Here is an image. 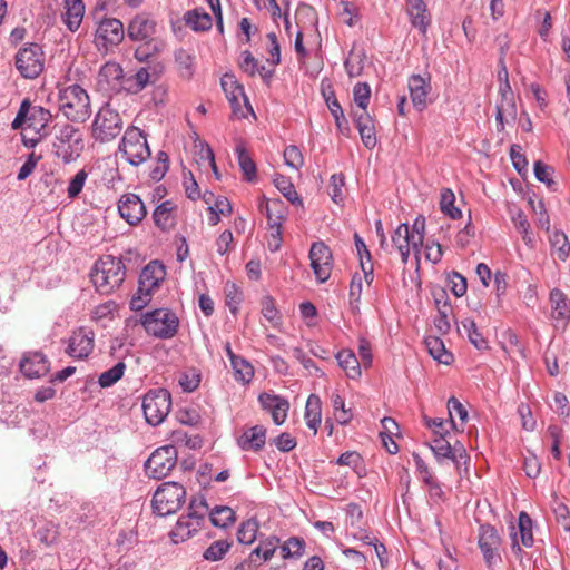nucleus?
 Masks as SVG:
<instances>
[{"mask_svg":"<svg viewBox=\"0 0 570 570\" xmlns=\"http://www.w3.org/2000/svg\"><path fill=\"white\" fill-rule=\"evenodd\" d=\"M85 149L83 134L80 128L62 124L56 125L51 141L52 155L65 165L76 161Z\"/></svg>","mask_w":570,"mask_h":570,"instance_id":"f257e3e1","label":"nucleus"},{"mask_svg":"<svg viewBox=\"0 0 570 570\" xmlns=\"http://www.w3.org/2000/svg\"><path fill=\"white\" fill-rule=\"evenodd\" d=\"M208 512L206 499L200 495L193 498L188 504L187 513L181 514L169 532L173 543H183L193 538L203 527Z\"/></svg>","mask_w":570,"mask_h":570,"instance_id":"f03ea898","label":"nucleus"},{"mask_svg":"<svg viewBox=\"0 0 570 570\" xmlns=\"http://www.w3.org/2000/svg\"><path fill=\"white\" fill-rule=\"evenodd\" d=\"M90 278L97 292L111 294L125 279V265L121 258L106 255L94 265Z\"/></svg>","mask_w":570,"mask_h":570,"instance_id":"7ed1b4c3","label":"nucleus"},{"mask_svg":"<svg viewBox=\"0 0 570 570\" xmlns=\"http://www.w3.org/2000/svg\"><path fill=\"white\" fill-rule=\"evenodd\" d=\"M165 266L158 261H151L141 271L136 294L129 302L131 311H141L151 301L153 293L165 279Z\"/></svg>","mask_w":570,"mask_h":570,"instance_id":"20e7f679","label":"nucleus"},{"mask_svg":"<svg viewBox=\"0 0 570 570\" xmlns=\"http://www.w3.org/2000/svg\"><path fill=\"white\" fill-rule=\"evenodd\" d=\"M59 106L65 117L72 122H85L90 114V99L79 85H70L59 92Z\"/></svg>","mask_w":570,"mask_h":570,"instance_id":"39448f33","label":"nucleus"},{"mask_svg":"<svg viewBox=\"0 0 570 570\" xmlns=\"http://www.w3.org/2000/svg\"><path fill=\"white\" fill-rule=\"evenodd\" d=\"M140 323L147 334L160 338H173L179 327V318L169 308H156L141 315Z\"/></svg>","mask_w":570,"mask_h":570,"instance_id":"423d86ee","label":"nucleus"},{"mask_svg":"<svg viewBox=\"0 0 570 570\" xmlns=\"http://www.w3.org/2000/svg\"><path fill=\"white\" fill-rule=\"evenodd\" d=\"M124 124L120 114L105 104L95 115L91 124V137L101 144L114 140L122 130Z\"/></svg>","mask_w":570,"mask_h":570,"instance_id":"0eeeda50","label":"nucleus"},{"mask_svg":"<svg viewBox=\"0 0 570 570\" xmlns=\"http://www.w3.org/2000/svg\"><path fill=\"white\" fill-rule=\"evenodd\" d=\"M118 150L128 164L136 167L145 163L151 154L146 135L135 126L125 130Z\"/></svg>","mask_w":570,"mask_h":570,"instance_id":"6e6552de","label":"nucleus"},{"mask_svg":"<svg viewBox=\"0 0 570 570\" xmlns=\"http://www.w3.org/2000/svg\"><path fill=\"white\" fill-rule=\"evenodd\" d=\"M186 499L185 488L177 482H164L154 493L151 505L156 514L166 517L176 513Z\"/></svg>","mask_w":570,"mask_h":570,"instance_id":"1a4fd4ad","label":"nucleus"},{"mask_svg":"<svg viewBox=\"0 0 570 570\" xmlns=\"http://www.w3.org/2000/svg\"><path fill=\"white\" fill-rule=\"evenodd\" d=\"M14 66L22 78H38L45 69L42 47L36 42L24 43L14 56Z\"/></svg>","mask_w":570,"mask_h":570,"instance_id":"9d476101","label":"nucleus"},{"mask_svg":"<svg viewBox=\"0 0 570 570\" xmlns=\"http://www.w3.org/2000/svg\"><path fill=\"white\" fill-rule=\"evenodd\" d=\"M142 412L146 422L158 426L171 409V395L166 389L149 390L142 397Z\"/></svg>","mask_w":570,"mask_h":570,"instance_id":"9b49d317","label":"nucleus"},{"mask_svg":"<svg viewBox=\"0 0 570 570\" xmlns=\"http://www.w3.org/2000/svg\"><path fill=\"white\" fill-rule=\"evenodd\" d=\"M125 37L122 22L117 18H104L98 22L94 43L99 52L107 53L117 47Z\"/></svg>","mask_w":570,"mask_h":570,"instance_id":"f8f14e48","label":"nucleus"},{"mask_svg":"<svg viewBox=\"0 0 570 570\" xmlns=\"http://www.w3.org/2000/svg\"><path fill=\"white\" fill-rule=\"evenodd\" d=\"M177 456V449L171 444L156 449L145 462L146 474L157 480L166 478L175 468Z\"/></svg>","mask_w":570,"mask_h":570,"instance_id":"ddd939ff","label":"nucleus"},{"mask_svg":"<svg viewBox=\"0 0 570 570\" xmlns=\"http://www.w3.org/2000/svg\"><path fill=\"white\" fill-rule=\"evenodd\" d=\"M95 346V332L86 326L72 331L68 338L66 353L75 360H85L92 352Z\"/></svg>","mask_w":570,"mask_h":570,"instance_id":"4468645a","label":"nucleus"},{"mask_svg":"<svg viewBox=\"0 0 570 570\" xmlns=\"http://www.w3.org/2000/svg\"><path fill=\"white\" fill-rule=\"evenodd\" d=\"M311 267L318 283H325L332 272L333 256L330 247L323 242H315L309 249Z\"/></svg>","mask_w":570,"mask_h":570,"instance_id":"2eb2a0df","label":"nucleus"},{"mask_svg":"<svg viewBox=\"0 0 570 570\" xmlns=\"http://www.w3.org/2000/svg\"><path fill=\"white\" fill-rule=\"evenodd\" d=\"M117 208L120 217L130 226H137L147 215L144 202L134 193L121 195Z\"/></svg>","mask_w":570,"mask_h":570,"instance_id":"dca6fc26","label":"nucleus"},{"mask_svg":"<svg viewBox=\"0 0 570 570\" xmlns=\"http://www.w3.org/2000/svg\"><path fill=\"white\" fill-rule=\"evenodd\" d=\"M279 539L268 537L261 540L258 546L252 550L248 558L244 560L236 570H257L263 563L269 561L278 548Z\"/></svg>","mask_w":570,"mask_h":570,"instance_id":"f3484780","label":"nucleus"},{"mask_svg":"<svg viewBox=\"0 0 570 570\" xmlns=\"http://www.w3.org/2000/svg\"><path fill=\"white\" fill-rule=\"evenodd\" d=\"M501 539L498 530L491 524H482L479 529V548L488 567H491L498 558V549Z\"/></svg>","mask_w":570,"mask_h":570,"instance_id":"a211bd4d","label":"nucleus"},{"mask_svg":"<svg viewBox=\"0 0 570 570\" xmlns=\"http://www.w3.org/2000/svg\"><path fill=\"white\" fill-rule=\"evenodd\" d=\"M156 21L146 12L136 14L128 23L127 35L132 41H148L156 33Z\"/></svg>","mask_w":570,"mask_h":570,"instance_id":"6ab92c4d","label":"nucleus"},{"mask_svg":"<svg viewBox=\"0 0 570 570\" xmlns=\"http://www.w3.org/2000/svg\"><path fill=\"white\" fill-rule=\"evenodd\" d=\"M533 521L530 515L522 511L518 517V528L517 530L512 528V550L514 553H521L522 549L520 543L525 548H531L533 546Z\"/></svg>","mask_w":570,"mask_h":570,"instance_id":"aec40b11","label":"nucleus"},{"mask_svg":"<svg viewBox=\"0 0 570 570\" xmlns=\"http://www.w3.org/2000/svg\"><path fill=\"white\" fill-rule=\"evenodd\" d=\"M258 402L264 411L271 413L276 425H282L285 422L289 410V403L286 399L264 392L258 396Z\"/></svg>","mask_w":570,"mask_h":570,"instance_id":"412c9836","label":"nucleus"},{"mask_svg":"<svg viewBox=\"0 0 570 570\" xmlns=\"http://www.w3.org/2000/svg\"><path fill=\"white\" fill-rule=\"evenodd\" d=\"M220 86L234 112L240 110L242 101L248 104L243 86L237 81L235 75L224 73Z\"/></svg>","mask_w":570,"mask_h":570,"instance_id":"4be33fe9","label":"nucleus"},{"mask_svg":"<svg viewBox=\"0 0 570 570\" xmlns=\"http://www.w3.org/2000/svg\"><path fill=\"white\" fill-rule=\"evenodd\" d=\"M49 361L40 352L26 354L20 361V371L28 379H39L49 372Z\"/></svg>","mask_w":570,"mask_h":570,"instance_id":"5701e85b","label":"nucleus"},{"mask_svg":"<svg viewBox=\"0 0 570 570\" xmlns=\"http://www.w3.org/2000/svg\"><path fill=\"white\" fill-rule=\"evenodd\" d=\"M266 429L263 425H254L246 429L236 440L242 451L259 452L266 444Z\"/></svg>","mask_w":570,"mask_h":570,"instance_id":"b1692460","label":"nucleus"},{"mask_svg":"<svg viewBox=\"0 0 570 570\" xmlns=\"http://www.w3.org/2000/svg\"><path fill=\"white\" fill-rule=\"evenodd\" d=\"M409 90L413 106L417 110H423L428 106V95L431 90L430 77L424 78L421 75H412L409 78Z\"/></svg>","mask_w":570,"mask_h":570,"instance_id":"393cba45","label":"nucleus"},{"mask_svg":"<svg viewBox=\"0 0 570 570\" xmlns=\"http://www.w3.org/2000/svg\"><path fill=\"white\" fill-rule=\"evenodd\" d=\"M28 127L37 135L48 137L50 134L49 124L52 120L51 112L42 106H32L29 102Z\"/></svg>","mask_w":570,"mask_h":570,"instance_id":"a878e982","label":"nucleus"},{"mask_svg":"<svg viewBox=\"0 0 570 570\" xmlns=\"http://www.w3.org/2000/svg\"><path fill=\"white\" fill-rule=\"evenodd\" d=\"M353 117L363 145L373 149L377 142L373 118L367 111H354Z\"/></svg>","mask_w":570,"mask_h":570,"instance_id":"bb28decb","label":"nucleus"},{"mask_svg":"<svg viewBox=\"0 0 570 570\" xmlns=\"http://www.w3.org/2000/svg\"><path fill=\"white\" fill-rule=\"evenodd\" d=\"M176 204L167 199L160 203L153 212V220L155 225L163 232H169L176 225Z\"/></svg>","mask_w":570,"mask_h":570,"instance_id":"cd10ccee","label":"nucleus"},{"mask_svg":"<svg viewBox=\"0 0 570 570\" xmlns=\"http://www.w3.org/2000/svg\"><path fill=\"white\" fill-rule=\"evenodd\" d=\"M63 4L65 11L61 14L62 21L69 31L75 32L82 22L85 3L82 0H63Z\"/></svg>","mask_w":570,"mask_h":570,"instance_id":"c85d7f7f","label":"nucleus"},{"mask_svg":"<svg viewBox=\"0 0 570 570\" xmlns=\"http://www.w3.org/2000/svg\"><path fill=\"white\" fill-rule=\"evenodd\" d=\"M392 243L400 253L403 264H406L410 258L411 248L413 249V240L410 235V226L406 223H401L392 235Z\"/></svg>","mask_w":570,"mask_h":570,"instance_id":"c756f323","label":"nucleus"},{"mask_svg":"<svg viewBox=\"0 0 570 570\" xmlns=\"http://www.w3.org/2000/svg\"><path fill=\"white\" fill-rule=\"evenodd\" d=\"M407 13L412 26L417 28L422 33H425L431 19L428 14L426 4L423 0H407Z\"/></svg>","mask_w":570,"mask_h":570,"instance_id":"7c9ffc66","label":"nucleus"},{"mask_svg":"<svg viewBox=\"0 0 570 570\" xmlns=\"http://www.w3.org/2000/svg\"><path fill=\"white\" fill-rule=\"evenodd\" d=\"M323 96L325 99V102L327 105V108L330 109L332 116L335 119V124L337 127V130L344 135H350V125L348 120L346 119L344 111L338 102V100L335 97V94L333 90H330L328 92L323 91Z\"/></svg>","mask_w":570,"mask_h":570,"instance_id":"2f4dec72","label":"nucleus"},{"mask_svg":"<svg viewBox=\"0 0 570 570\" xmlns=\"http://www.w3.org/2000/svg\"><path fill=\"white\" fill-rule=\"evenodd\" d=\"M335 358L348 379L356 380L361 376V362L352 350L338 351Z\"/></svg>","mask_w":570,"mask_h":570,"instance_id":"473e14b6","label":"nucleus"},{"mask_svg":"<svg viewBox=\"0 0 570 570\" xmlns=\"http://www.w3.org/2000/svg\"><path fill=\"white\" fill-rule=\"evenodd\" d=\"M550 302L552 305L553 320L561 321L566 324L570 318V303L563 292L559 288H553L550 292Z\"/></svg>","mask_w":570,"mask_h":570,"instance_id":"72a5a7b5","label":"nucleus"},{"mask_svg":"<svg viewBox=\"0 0 570 570\" xmlns=\"http://www.w3.org/2000/svg\"><path fill=\"white\" fill-rule=\"evenodd\" d=\"M242 56V70L250 77L258 73L263 78L264 82L268 83L269 79L273 77L274 70H266L265 66L259 65L258 60L248 50L244 51Z\"/></svg>","mask_w":570,"mask_h":570,"instance_id":"f704fd0d","label":"nucleus"},{"mask_svg":"<svg viewBox=\"0 0 570 570\" xmlns=\"http://www.w3.org/2000/svg\"><path fill=\"white\" fill-rule=\"evenodd\" d=\"M174 58L179 76L184 79H191L196 69V57L180 48L175 51Z\"/></svg>","mask_w":570,"mask_h":570,"instance_id":"c9c22d12","label":"nucleus"},{"mask_svg":"<svg viewBox=\"0 0 570 570\" xmlns=\"http://www.w3.org/2000/svg\"><path fill=\"white\" fill-rule=\"evenodd\" d=\"M424 343L429 354L439 363L450 365L453 362V354L445 348L444 342L440 337L429 336Z\"/></svg>","mask_w":570,"mask_h":570,"instance_id":"e433bc0d","label":"nucleus"},{"mask_svg":"<svg viewBox=\"0 0 570 570\" xmlns=\"http://www.w3.org/2000/svg\"><path fill=\"white\" fill-rule=\"evenodd\" d=\"M210 523L216 528L226 529L236 521L235 511L227 505H216L212 510L208 509Z\"/></svg>","mask_w":570,"mask_h":570,"instance_id":"4c0bfd02","label":"nucleus"},{"mask_svg":"<svg viewBox=\"0 0 570 570\" xmlns=\"http://www.w3.org/2000/svg\"><path fill=\"white\" fill-rule=\"evenodd\" d=\"M237 155L238 165L243 173L244 180L253 183L257 178V167L244 145L239 144L235 148Z\"/></svg>","mask_w":570,"mask_h":570,"instance_id":"58836bf2","label":"nucleus"},{"mask_svg":"<svg viewBox=\"0 0 570 570\" xmlns=\"http://www.w3.org/2000/svg\"><path fill=\"white\" fill-rule=\"evenodd\" d=\"M265 213L269 229H282L286 219V209L281 200L266 202Z\"/></svg>","mask_w":570,"mask_h":570,"instance_id":"ea45409f","label":"nucleus"},{"mask_svg":"<svg viewBox=\"0 0 570 570\" xmlns=\"http://www.w3.org/2000/svg\"><path fill=\"white\" fill-rule=\"evenodd\" d=\"M305 421L306 425L316 433L322 421V410L321 400L315 394H311L306 401Z\"/></svg>","mask_w":570,"mask_h":570,"instance_id":"a19ab883","label":"nucleus"},{"mask_svg":"<svg viewBox=\"0 0 570 570\" xmlns=\"http://www.w3.org/2000/svg\"><path fill=\"white\" fill-rule=\"evenodd\" d=\"M185 22L194 31H206L212 28V17L200 9H194L185 14Z\"/></svg>","mask_w":570,"mask_h":570,"instance_id":"79ce46f5","label":"nucleus"},{"mask_svg":"<svg viewBox=\"0 0 570 570\" xmlns=\"http://www.w3.org/2000/svg\"><path fill=\"white\" fill-rule=\"evenodd\" d=\"M549 243L558 259L566 262L570 254L568 236L562 230L556 229L549 236Z\"/></svg>","mask_w":570,"mask_h":570,"instance_id":"37998d69","label":"nucleus"},{"mask_svg":"<svg viewBox=\"0 0 570 570\" xmlns=\"http://www.w3.org/2000/svg\"><path fill=\"white\" fill-rule=\"evenodd\" d=\"M366 55L363 50H351L344 60V68L348 77L355 78L362 75Z\"/></svg>","mask_w":570,"mask_h":570,"instance_id":"c03bdc74","label":"nucleus"},{"mask_svg":"<svg viewBox=\"0 0 570 570\" xmlns=\"http://www.w3.org/2000/svg\"><path fill=\"white\" fill-rule=\"evenodd\" d=\"M233 542L230 540H216L209 544L203 552V560L208 562H217L224 559L230 550Z\"/></svg>","mask_w":570,"mask_h":570,"instance_id":"a18cd8bd","label":"nucleus"},{"mask_svg":"<svg viewBox=\"0 0 570 570\" xmlns=\"http://www.w3.org/2000/svg\"><path fill=\"white\" fill-rule=\"evenodd\" d=\"M259 524L254 518L247 519L240 523L237 530V540L239 543L248 546L257 539Z\"/></svg>","mask_w":570,"mask_h":570,"instance_id":"49530a36","label":"nucleus"},{"mask_svg":"<svg viewBox=\"0 0 570 570\" xmlns=\"http://www.w3.org/2000/svg\"><path fill=\"white\" fill-rule=\"evenodd\" d=\"M274 185L289 203L303 206V202L298 196L294 184L287 177L277 175L274 178Z\"/></svg>","mask_w":570,"mask_h":570,"instance_id":"de8ad7c7","label":"nucleus"},{"mask_svg":"<svg viewBox=\"0 0 570 570\" xmlns=\"http://www.w3.org/2000/svg\"><path fill=\"white\" fill-rule=\"evenodd\" d=\"M455 195L450 188H443L440 194V209L441 212L452 219H458L462 216V212L455 205Z\"/></svg>","mask_w":570,"mask_h":570,"instance_id":"09e8293b","label":"nucleus"},{"mask_svg":"<svg viewBox=\"0 0 570 570\" xmlns=\"http://www.w3.org/2000/svg\"><path fill=\"white\" fill-rule=\"evenodd\" d=\"M230 365L236 381L248 384L253 380L254 366L243 356H238Z\"/></svg>","mask_w":570,"mask_h":570,"instance_id":"8fccbe9b","label":"nucleus"},{"mask_svg":"<svg viewBox=\"0 0 570 570\" xmlns=\"http://www.w3.org/2000/svg\"><path fill=\"white\" fill-rule=\"evenodd\" d=\"M305 541L299 537H291L281 546L282 557L284 559H298L304 554Z\"/></svg>","mask_w":570,"mask_h":570,"instance_id":"3c124183","label":"nucleus"},{"mask_svg":"<svg viewBox=\"0 0 570 570\" xmlns=\"http://www.w3.org/2000/svg\"><path fill=\"white\" fill-rule=\"evenodd\" d=\"M126 364L125 362L120 361L116 365H114L111 368L102 372L98 376V384L102 389L110 387L115 385L125 374Z\"/></svg>","mask_w":570,"mask_h":570,"instance_id":"603ef678","label":"nucleus"},{"mask_svg":"<svg viewBox=\"0 0 570 570\" xmlns=\"http://www.w3.org/2000/svg\"><path fill=\"white\" fill-rule=\"evenodd\" d=\"M448 411H449V419H450V428L452 430H456V423H455V416L460 420L461 426H463L469 417L468 411L464 407V405L455 397L451 396L448 400Z\"/></svg>","mask_w":570,"mask_h":570,"instance_id":"864d4df0","label":"nucleus"},{"mask_svg":"<svg viewBox=\"0 0 570 570\" xmlns=\"http://www.w3.org/2000/svg\"><path fill=\"white\" fill-rule=\"evenodd\" d=\"M345 177L342 173L333 174L330 178L328 195L331 199L337 204L343 205L345 200L344 194Z\"/></svg>","mask_w":570,"mask_h":570,"instance_id":"5fc2aeb1","label":"nucleus"},{"mask_svg":"<svg viewBox=\"0 0 570 570\" xmlns=\"http://www.w3.org/2000/svg\"><path fill=\"white\" fill-rule=\"evenodd\" d=\"M461 326L465 331L471 344H473L480 351L488 348L487 340L479 332L476 324L472 318H464L461 322Z\"/></svg>","mask_w":570,"mask_h":570,"instance_id":"6e6d98bb","label":"nucleus"},{"mask_svg":"<svg viewBox=\"0 0 570 570\" xmlns=\"http://www.w3.org/2000/svg\"><path fill=\"white\" fill-rule=\"evenodd\" d=\"M410 235L413 240V250L416 255H419L425 236V217L423 215H419L414 219L412 226L410 227Z\"/></svg>","mask_w":570,"mask_h":570,"instance_id":"4d7b16f0","label":"nucleus"},{"mask_svg":"<svg viewBox=\"0 0 570 570\" xmlns=\"http://www.w3.org/2000/svg\"><path fill=\"white\" fill-rule=\"evenodd\" d=\"M243 301V293L236 284L227 283L225 286V304L230 313L236 316Z\"/></svg>","mask_w":570,"mask_h":570,"instance_id":"13d9d810","label":"nucleus"},{"mask_svg":"<svg viewBox=\"0 0 570 570\" xmlns=\"http://www.w3.org/2000/svg\"><path fill=\"white\" fill-rule=\"evenodd\" d=\"M430 449L438 461L444 459L451 460V455L453 454L452 445L446 440V436L434 438L430 443Z\"/></svg>","mask_w":570,"mask_h":570,"instance_id":"bf43d9fd","label":"nucleus"},{"mask_svg":"<svg viewBox=\"0 0 570 570\" xmlns=\"http://www.w3.org/2000/svg\"><path fill=\"white\" fill-rule=\"evenodd\" d=\"M262 314L273 326H277L282 322V316L275 301L269 295L262 298Z\"/></svg>","mask_w":570,"mask_h":570,"instance_id":"052dcab7","label":"nucleus"},{"mask_svg":"<svg viewBox=\"0 0 570 570\" xmlns=\"http://www.w3.org/2000/svg\"><path fill=\"white\" fill-rule=\"evenodd\" d=\"M414 462H415L416 471L419 472L422 481L426 485H429L430 490H438L440 492L441 491V487L439 485V483L433 478V474L430 471L428 464L424 462V460L420 455L415 454L414 455Z\"/></svg>","mask_w":570,"mask_h":570,"instance_id":"680f3d73","label":"nucleus"},{"mask_svg":"<svg viewBox=\"0 0 570 570\" xmlns=\"http://www.w3.org/2000/svg\"><path fill=\"white\" fill-rule=\"evenodd\" d=\"M284 163L286 166L299 170L304 166V157L301 149L295 145H289L283 153Z\"/></svg>","mask_w":570,"mask_h":570,"instance_id":"e2e57ef3","label":"nucleus"},{"mask_svg":"<svg viewBox=\"0 0 570 570\" xmlns=\"http://www.w3.org/2000/svg\"><path fill=\"white\" fill-rule=\"evenodd\" d=\"M371 88L367 82H357L353 88V98L360 111H367L370 102Z\"/></svg>","mask_w":570,"mask_h":570,"instance_id":"0e129e2a","label":"nucleus"},{"mask_svg":"<svg viewBox=\"0 0 570 570\" xmlns=\"http://www.w3.org/2000/svg\"><path fill=\"white\" fill-rule=\"evenodd\" d=\"M452 312L451 304L443 303L442 309L438 311V315L434 317V326L440 334H448L451 328L450 314Z\"/></svg>","mask_w":570,"mask_h":570,"instance_id":"69168bd1","label":"nucleus"},{"mask_svg":"<svg viewBox=\"0 0 570 570\" xmlns=\"http://www.w3.org/2000/svg\"><path fill=\"white\" fill-rule=\"evenodd\" d=\"M117 303L115 301H107L102 304L96 306L91 312V320L95 322H100L104 320H111L114 317V313L117 311Z\"/></svg>","mask_w":570,"mask_h":570,"instance_id":"338daca9","label":"nucleus"},{"mask_svg":"<svg viewBox=\"0 0 570 570\" xmlns=\"http://www.w3.org/2000/svg\"><path fill=\"white\" fill-rule=\"evenodd\" d=\"M448 285L455 297H462L468 289L465 277L454 271L448 275Z\"/></svg>","mask_w":570,"mask_h":570,"instance_id":"774afa93","label":"nucleus"}]
</instances>
